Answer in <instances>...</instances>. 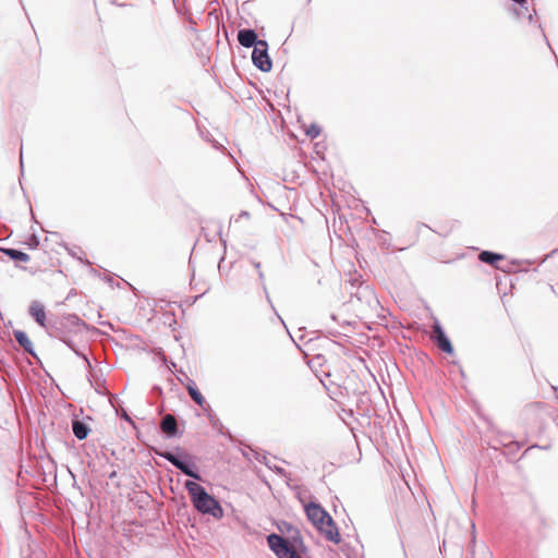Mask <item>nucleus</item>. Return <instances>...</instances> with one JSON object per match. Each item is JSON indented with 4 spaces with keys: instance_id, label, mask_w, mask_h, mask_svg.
<instances>
[{
    "instance_id": "f257e3e1",
    "label": "nucleus",
    "mask_w": 558,
    "mask_h": 558,
    "mask_svg": "<svg viewBox=\"0 0 558 558\" xmlns=\"http://www.w3.org/2000/svg\"><path fill=\"white\" fill-rule=\"evenodd\" d=\"M305 513L316 530L328 541L336 544L340 543L341 536L333 519L329 513L316 502H310L305 506Z\"/></svg>"
},
{
    "instance_id": "f03ea898",
    "label": "nucleus",
    "mask_w": 558,
    "mask_h": 558,
    "mask_svg": "<svg viewBox=\"0 0 558 558\" xmlns=\"http://www.w3.org/2000/svg\"><path fill=\"white\" fill-rule=\"evenodd\" d=\"M185 488L189 492L193 506L202 513L211 514L219 519L223 511L219 502L210 496L203 486L195 482L187 481Z\"/></svg>"
},
{
    "instance_id": "7ed1b4c3",
    "label": "nucleus",
    "mask_w": 558,
    "mask_h": 558,
    "mask_svg": "<svg viewBox=\"0 0 558 558\" xmlns=\"http://www.w3.org/2000/svg\"><path fill=\"white\" fill-rule=\"evenodd\" d=\"M267 542L271 550L279 558H301V556L296 553L294 546L280 535L270 534L267 537Z\"/></svg>"
},
{
    "instance_id": "20e7f679",
    "label": "nucleus",
    "mask_w": 558,
    "mask_h": 558,
    "mask_svg": "<svg viewBox=\"0 0 558 558\" xmlns=\"http://www.w3.org/2000/svg\"><path fill=\"white\" fill-rule=\"evenodd\" d=\"M268 45L265 40H259L252 52L253 63L262 71L268 72L271 70V60L268 56Z\"/></svg>"
},
{
    "instance_id": "39448f33",
    "label": "nucleus",
    "mask_w": 558,
    "mask_h": 558,
    "mask_svg": "<svg viewBox=\"0 0 558 558\" xmlns=\"http://www.w3.org/2000/svg\"><path fill=\"white\" fill-rule=\"evenodd\" d=\"M433 338L435 339L437 347L441 351L448 354H451L453 352V348L451 345L450 340L446 337L442 328L438 324L433 326Z\"/></svg>"
},
{
    "instance_id": "423d86ee",
    "label": "nucleus",
    "mask_w": 558,
    "mask_h": 558,
    "mask_svg": "<svg viewBox=\"0 0 558 558\" xmlns=\"http://www.w3.org/2000/svg\"><path fill=\"white\" fill-rule=\"evenodd\" d=\"M28 313L39 326L46 328V311L43 303L33 301L29 305Z\"/></svg>"
},
{
    "instance_id": "0eeeda50",
    "label": "nucleus",
    "mask_w": 558,
    "mask_h": 558,
    "mask_svg": "<svg viewBox=\"0 0 558 558\" xmlns=\"http://www.w3.org/2000/svg\"><path fill=\"white\" fill-rule=\"evenodd\" d=\"M163 458H166L169 462H171L175 468H178L180 471H182L184 474L193 477V478H196V480H199V475L196 474L194 471H192L189 465H186L184 462H182L181 460H179L174 454L170 453V452H166V453H162L161 454Z\"/></svg>"
},
{
    "instance_id": "6e6552de",
    "label": "nucleus",
    "mask_w": 558,
    "mask_h": 558,
    "mask_svg": "<svg viewBox=\"0 0 558 558\" xmlns=\"http://www.w3.org/2000/svg\"><path fill=\"white\" fill-rule=\"evenodd\" d=\"M160 429L168 437L175 436L178 432V424L175 417L172 414L165 415L160 423Z\"/></svg>"
},
{
    "instance_id": "1a4fd4ad",
    "label": "nucleus",
    "mask_w": 558,
    "mask_h": 558,
    "mask_svg": "<svg viewBox=\"0 0 558 558\" xmlns=\"http://www.w3.org/2000/svg\"><path fill=\"white\" fill-rule=\"evenodd\" d=\"M238 40L240 45L243 47L250 48L255 47V45L259 41L257 40V35L252 29H241L238 34Z\"/></svg>"
},
{
    "instance_id": "9d476101",
    "label": "nucleus",
    "mask_w": 558,
    "mask_h": 558,
    "mask_svg": "<svg viewBox=\"0 0 558 558\" xmlns=\"http://www.w3.org/2000/svg\"><path fill=\"white\" fill-rule=\"evenodd\" d=\"M186 389H187V392L190 395V397L193 399V401L198 404L199 407H202L203 409H205L206 407H208L205 398L203 397V395L199 392L198 388L196 387L195 383L194 381H189L187 385H186Z\"/></svg>"
},
{
    "instance_id": "9b49d317",
    "label": "nucleus",
    "mask_w": 558,
    "mask_h": 558,
    "mask_svg": "<svg viewBox=\"0 0 558 558\" xmlns=\"http://www.w3.org/2000/svg\"><path fill=\"white\" fill-rule=\"evenodd\" d=\"M72 429L75 437L80 440L85 439L89 433V428L86 426V424L77 420L73 421Z\"/></svg>"
},
{
    "instance_id": "f8f14e48",
    "label": "nucleus",
    "mask_w": 558,
    "mask_h": 558,
    "mask_svg": "<svg viewBox=\"0 0 558 558\" xmlns=\"http://www.w3.org/2000/svg\"><path fill=\"white\" fill-rule=\"evenodd\" d=\"M1 251L13 260L27 263L31 259L28 254L14 248H2Z\"/></svg>"
},
{
    "instance_id": "ddd939ff",
    "label": "nucleus",
    "mask_w": 558,
    "mask_h": 558,
    "mask_svg": "<svg viewBox=\"0 0 558 558\" xmlns=\"http://www.w3.org/2000/svg\"><path fill=\"white\" fill-rule=\"evenodd\" d=\"M478 259L481 262H483V263H486V264L495 266V264L498 260L504 259V256L500 255V254H497V253H493V252H488V251H483L482 253H480Z\"/></svg>"
},
{
    "instance_id": "4468645a",
    "label": "nucleus",
    "mask_w": 558,
    "mask_h": 558,
    "mask_svg": "<svg viewBox=\"0 0 558 558\" xmlns=\"http://www.w3.org/2000/svg\"><path fill=\"white\" fill-rule=\"evenodd\" d=\"M15 340L23 347L27 352H32L33 342L29 340L28 336L23 331L14 332Z\"/></svg>"
},
{
    "instance_id": "2eb2a0df",
    "label": "nucleus",
    "mask_w": 558,
    "mask_h": 558,
    "mask_svg": "<svg viewBox=\"0 0 558 558\" xmlns=\"http://www.w3.org/2000/svg\"><path fill=\"white\" fill-rule=\"evenodd\" d=\"M306 134L311 137V138H316L319 134H320V129L316 125H312L307 131H306Z\"/></svg>"
}]
</instances>
